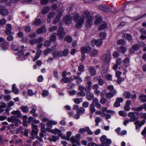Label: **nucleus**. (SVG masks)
I'll list each match as a JSON object with an SVG mask.
<instances>
[{"instance_id":"obj_12","label":"nucleus","mask_w":146,"mask_h":146,"mask_svg":"<svg viewBox=\"0 0 146 146\" xmlns=\"http://www.w3.org/2000/svg\"><path fill=\"white\" fill-rule=\"evenodd\" d=\"M103 41L101 39H98V40H93L91 42L92 45H93V44L94 43L98 47L100 46L102 44Z\"/></svg>"},{"instance_id":"obj_33","label":"nucleus","mask_w":146,"mask_h":146,"mask_svg":"<svg viewBox=\"0 0 146 146\" xmlns=\"http://www.w3.org/2000/svg\"><path fill=\"white\" fill-rule=\"evenodd\" d=\"M12 92L15 94H18L19 90L16 88V85L15 84H13L12 86Z\"/></svg>"},{"instance_id":"obj_29","label":"nucleus","mask_w":146,"mask_h":146,"mask_svg":"<svg viewBox=\"0 0 146 146\" xmlns=\"http://www.w3.org/2000/svg\"><path fill=\"white\" fill-rule=\"evenodd\" d=\"M9 14L8 10L6 9L5 7L3 9L1 12H0V14L3 16H5Z\"/></svg>"},{"instance_id":"obj_52","label":"nucleus","mask_w":146,"mask_h":146,"mask_svg":"<svg viewBox=\"0 0 146 146\" xmlns=\"http://www.w3.org/2000/svg\"><path fill=\"white\" fill-rule=\"evenodd\" d=\"M117 43L119 45H123L125 43L124 40L123 39H120L117 41Z\"/></svg>"},{"instance_id":"obj_45","label":"nucleus","mask_w":146,"mask_h":146,"mask_svg":"<svg viewBox=\"0 0 146 146\" xmlns=\"http://www.w3.org/2000/svg\"><path fill=\"white\" fill-rule=\"evenodd\" d=\"M55 12H50L48 13V18L50 19H52L55 16Z\"/></svg>"},{"instance_id":"obj_3","label":"nucleus","mask_w":146,"mask_h":146,"mask_svg":"<svg viewBox=\"0 0 146 146\" xmlns=\"http://www.w3.org/2000/svg\"><path fill=\"white\" fill-rule=\"evenodd\" d=\"M111 58V54L109 50H107L106 54L101 56V59L104 62L105 64L104 65H108Z\"/></svg>"},{"instance_id":"obj_30","label":"nucleus","mask_w":146,"mask_h":146,"mask_svg":"<svg viewBox=\"0 0 146 146\" xmlns=\"http://www.w3.org/2000/svg\"><path fill=\"white\" fill-rule=\"evenodd\" d=\"M56 40V33H54L51 35L50 38V40L51 42H54Z\"/></svg>"},{"instance_id":"obj_8","label":"nucleus","mask_w":146,"mask_h":146,"mask_svg":"<svg viewBox=\"0 0 146 146\" xmlns=\"http://www.w3.org/2000/svg\"><path fill=\"white\" fill-rule=\"evenodd\" d=\"M117 92L116 90L113 91H109V92L105 94V97L107 99H110L117 94Z\"/></svg>"},{"instance_id":"obj_57","label":"nucleus","mask_w":146,"mask_h":146,"mask_svg":"<svg viewBox=\"0 0 146 146\" xmlns=\"http://www.w3.org/2000/svg\"><path fill=\"white\" fill-rule=\"evenodd\" d=\"M101 121L100 118L99 117H97L95 119V122L96 123L95 125L98 126V123Z\"/></svg>"},{"instance_id":"obj_32","label":"nucleus","mask_w":146,"mask_h":146,"mask_svg":"<svg viewBox=\"0 0 146 146\" xmlns=\"http://www.w3.org/2000/svg\"><path fill=\"white\" fill-rule=\"evenodd\" d=\"M130 62V59L129 58L126 57L123 61V62L125 65L126 67H127L128 66L129 63Z\"/></svg>"},{"instance_id":"obj_16","label":"nucleus","mask_w":146,"mask_h":146,"mask_svg":"<svg viewBox=\"0 0 146 146\" xmlns=\"http://www.w3.org/2000/svg\"><path fill=\"white\" fill-rule=\"evenodd\" d=\"M88 72L91 76H95L96 73V70L93 66H90L88 68Z\"/></svg>"},{"instance_id":"obj_62","label":"nucleus","mask_w":146,"mask_h":146,"mask_svg":"<svg viewBox=\"0 0 146 146\" xmlns=\"http://www.w3.org/2000/svg\"><path fill=\"white\" fill-rule=\"evenodd\" d=\"M80 16L78 14H76L73 18V21L75 22H77Z\"/></svg>"},{"instance_id":"obj_31","label":"nucleus","mask_w":146,"mask_h":146,"mask_svg":"<svg viewBox=\"0 0 146 146\" xmlns=\"http://www.w3.org/2000/svg\"><path fill=\"white\" fill-rule=\"evenodd\" d=\"M139 99L143 102H146V95L145 94L140 95L139 97Z\"/></svg>"},{"instance_id":"obj_15","label":"nucleus","mask_w":146,"mask_h":146,"mask_svg":"<svg viewBox=\"0 0 146 146\" xmlns=\"http://www.w3.org/2000/svg\"><path fill=\"white\" fill-rule=\"evenodd\" d=\"M87 85L85 88V90L86 92H90L91 90L92 84V81L91 80H89L87 82Z\"/></svg>"},{"instance_id":"obj_13","label":"nucleus","mask_w":146,"mask_h":146,"mask_svg":"<svg viewBox=\"0 0 146 146\" xmlns=\"http://www.w3.org/2000/svg\"><path fill=\"white\" fill-rule=\"evenodd\" d=\"M6 29L5 32L7 35L11 34L12 33L11 32V30L12 29L11 25V24H7L6 25Z\"/></svg>"},{"instance_id":"obj_48","label":"nucleus","mask_w":146,"mask_h":146,"mask_svg":"<svg viewBox=\"0 0 146 146\" xmlns=\"http://www.w3.org/2000/svg\"><path fill=\"white\" fill-rule=\"evenodd\" d=\"M61 20V19L60 17H58L57 16H56L54 19L53 23L54 24H56L57 23H58Z\"/></svg>"},{"instance_id":"obj_9","label":"nucleus","mask_w":146,"mask_h":146,"mask_svg":"<svg viewBox=\"0 0 146 146\" xmlns=\"http://www.w3.org/2000/svg\"><path fill=\"white\" fill-rule=\"evenodd\" d=\"M143 108L146 111V103L141 105L140 106L137 108L133 107L131 108V110L135 111H141Z\"/></svg>"},{"instance_id":"obj_23","label":"nucleus","mask_w":146,"mask_h":146,"mask_svg":"<svg viewBox=\"0 0 146 146\" xmlns=\"http://www.w3.org/2000/svg\"><path fill=\"white\" fill-rule=\"evenodd\" d=\"M122 37L123 38H126L129 41L132 40V36L129 34L123 33L122 35Z\"/></svg>"},{"instance_id":"obj_28","label":"nucleus","mask_w":146,"mask_h":146,"mask_svg":"<svg viewBox=\"0 0 146 146\" xmlns=\"http://www.w3.org/2000/svg\"><path fill=\"white\" fill-rule=\"evenodd\" d=\"M123 96L127 99H129L131 98V94L130 92L129 91H125L124 92L123 94Z\"/></svg>"},{"instance_id":"obj_42","label":"nucleus","mask_w":146,"mask_h":146,"mask_svg":"<svg viewBox=\"0 0 146 146\" xmlns=\"http://www.w3.org/2000/svg\"><path fill=\"white\" fill-rule=\"evenodd\" d=\"M57 122L54 121H49L48 122L47 124V126L50 127H52V126L53 125H56Z\"/></svg>"},{"instance_id":"obj_61","label":"nucleus","mask_w":146,"mask_h":146,"mask_svg":"<svg viewBox=\"0 0 146 146\" xmlns=\"http://www.w3.org/2000/svg\"><path fill=\"white\" fill-rule=\"evenodd\" d=\"M84 66L83 65H81L79 66L78 70L79 72H81L84 71Z\"/></svg>"},{"instance_id":"obj_51","label":"nucleus","mask_w":146,"mask_h":146,"mask_svg":"<svg viewBox=\"0 0 146 146\" xmlns=\"http://www.w3.org/2000/svg\"><path fill=\"white\" fill-rule=\"evenodd\" d=\"M23 128L22 127H20L19 128L16 129L15 131L16 133L17 134H18L20 132H21L22 133H23Z\"/></svg>"},{"instance_id":"obj_58","label":"nucleus","mask_w":146,"mask_h":146,"mask_svg":"<svg viewBox=\"0 0 146 146\" xmlns=\"http://www.w3.org/2000/svg\"><path fill=\"white\" fill-rule=\"evenodd\" d=\"M53 74L55 78L57 79H59L58 76V72L56 70H54L53 71Z\"/></svg>"},{"instance_id":"obj_25","label":"nucleus","mask_w":146,"mask_h":146,"mask_svg":"<svg viewBox=\"0 0 146 146\" xmlns=\"http://www.w3.org/2000/svg\"><path fill=\"white\" fill-rule=\"evenodd\" d=\"M102 19L101 16L99 15L97 16V18L94 22V23L97 25H98L101 23Z\"/></svg>"},{"instance_id":"obj_53","label":"nucleus","mask_w":146,"mask_h":146,"mask_svg":"<svg viewBox=\"0 0 146 146\" xmlns=\"http://www.w3.org/2000/svg\"><path fill=\"white\" fill-rule=\"evenodd\" d=\"M12 33L11 34L8 35V36L7 37V40L11 41L13 40L14 39L13 36L12 35Z\"/></svg>"},{"instance_id":"obj_50","label":"nucleus","mask_w":146,"mask_h":146,"mask_svg":"<svg viewBox=\"0 0 146 146\" xmlns=\"http://www.w3.org/2000/svg\"><path fill=\"white\" fill-rule=\"evenodd\" d=\"M82 98H75L74 100V102L76 104H79L82 101Z\"/></svg>"},{"instance_id":"obj_11","label":"nucleus","mask_w":146,"mask_h":146,"mask_svg":"<svg viewBox=\"0 0 146 146\" xmlns=\"http://www.w3.org/2000/svg\"><path fill=\"white\" fill-rule=\"evenodd\" d=\"M91 50V47L90 46L87 47L83 46L81 48V53H89Z\"/></svg>"},{"instance_id":"obj_7","label":"nucleus","mask_w":146,"mask_h":146,"mask_svg":"<svg viewBox=\"0 0 146 146\" xmlns=\"http://www.w3.org/2000/svg\"><path fill=\"white\" fill-rule=\"evenodd\" d=\"M56 34L61 39L63 38L65 35V33L63 28L61 27L58 29Z\"/></svg>"},{"instance_id":"obj_21","label":"nucleus","mask_w":146,"mask_h":146,"mask_svg":"<svg viewBox=\"0 0 146 146\" xmlns=\"http://www.w3.org/2000/svg\"><path fill=\"white\" fill-rule=\"evenodd\" d=\"M105 67L103 66L102 67V70L101 73L103 77H105L106 75V73L108 69V65H104Z\"/></svg>"},{"instance_id":"obj_47","label":"nucleus","mask_w":146,"mask_h":146,"mask_svg":"<svg viewBox=\"0 0 146 146\" xmlns=\"http://www.w3.org/2000/svg\"><path fill=\"white\" fill-rule=\"evenodd\" d=\"M107 27L106 23L105 22H103L102 23L99 27V30H102L106 28Z\"/></svg>"},{"instance_id":"obj_14","label":"nucleus","mask_w":146,"mask_h":146,"mask_svg":"<svg viewBox=\"0 0 146 146\" xmlns=\"http://www.w3.org/2000/svg\"><path fill=\"white\" fill-rule=\"evenodd\" d=\"M145 120H143L140 122L139 121H137L134 123L135 125H136L135 129H139L142 125L145 123Z\"/></svg>"},{"instance_id":"obj_40","label":"nucleus","mask_w":146,"mask_h":146,"mask_svg":"<svg viewBox=\"0 0 146 146\" xmlns=\"http://www.w3.org/2000/svg\"><path fill=\"white\" fill-rule=\"evenodd\" d=\"M64 40H66L68 42L70 43L72 41V39L71 36L70 35H67L64 38Z\"/></svg>"},{"instance_id":"obj_46","label":"nucleus","mask_w":146,"mask_h":146,"mask_svg":"<svg viewBox=\"0 0 146 146\" xmlns=\"http://www.w3.org/2000/svg\"><path fill=\"white\" fill-rule=\"evenodd\" d=\"M99 36L101 39H104L106 37V34L105 32H102L100 33Z\"/></svg>"},{"instance_id":"obj_20","label":"nucleus","mask_w":146,"mask_h":146,"mask_svg":"<svg viewBox=\"0 0 146 146\" xmlns=\"http://www.w3.org/2000/svg\"><path fill=\"white\" fill-rule=\"evenodd\" d=\"M46 30L45 27L44 26L38 29L36 31V33L38 34H39L45 33L46 32Z\"/></svg>"},{"instance_id":"obj_39","label":"nucleus","mask_w":146,"mask_h":146,"mask_svg":"<svg viewBox=\"0 0 146 146\" xmlns=\"http://www.w3.org/2000/svg\"><path fill=\"white\" fill-rule=\"evenodd\" d=\"M50 8L49 6L45 7L42 11L41 13L43 14L47 13L49 11Z\"/></svg>"},{"instance_id":"obj_44","label":"nucleus","mask_w":146,"mask_h":146,"mask_svg":"<svg viewBox=\"0 0 146 146\" xmlns=\"http://www.w3.org/2000/svg\"><path fill=\"white\" fill-rule=\"evenodd\" d=\"M74 79L76 80V82L78 84L81 82L82 81V79L80 77L74 76Z\"/></svg>"},{"instance_id":"obj_18","label":"nucleus","mask_w":146,"mask_h":146,"mask_svg":"<svg viewBox=\"0 0 146 146\" xmlns=\"http://www.w3.org/2000/svg\"><path fill=\"white\" fill-rule=\"evenodd\" d=\"M128 116L130 118V119H129L130 122L136 120V116L134 112H129L128 114Z\"/></svg>"},{"instance_id":"obj_34","label":"nucleus","mask_w":146,"mask_h":146,"mask_svg":"<svg viewBox=\"0 0 146 146\" xmlns=\"http://www.w3.org/2000/svg\"><path fill=\"white\" fill-rule=\"evenodd\" d=\"M141 46V45H140V44H135L133 45L132 48L134 51H137L139 49V48Z\"/></svg>"},{"instance_id":"obj_5","label":"nucleus","mask_w":146,"mask_h":146,"mask_svg":"<svg viewBox=\"0 0 146 146\" xmlns=\"http://www.w3.org/2000/svg\"><path fill=\"white\" fill-rule=\"evenodd\" d=\"M11 113L12 114L14 115H16L17 117L23 118V121H26L27 118V117L26 115L22 116L21 113V111L18 110L13 111L11 112Z\"/></svg>"},{"instance_id":"obj_56","label":"nucleus","mask_w":146,"mask_h":146,"mask_svg":"<svg viewBox=\"0 0 146 146\" xmlns=\"http://www.w3.org/2000/svg\"><path fill=\"white\" fill-rule=\"evenodd\" d=\"M33 118L32 117L30 116L28 118H27V119L26 120V121H23L25 122H26L28 123H31L32 121H33Z\"/></svg>"},{"instance_id":"obj_59","label":"nucleus","mask_w":146,"mask_h":146,"mask_svg":"<svg viewBox=\"0 0 146 146\" xmlns=\"http://www.w3.org/2000/svg\"><path fill=\"white\" fill-rule=\"evenodd\" d=\"M57 29V26H54L50 27L49 29V31L50 32H52L53 31L56 30Z\"/></svg>"},{"instance_id":"obj_22","label":"nucleus","mask_w":146,"mask_h":146,"mask_svg":"<svg viewBox=\"0 0 146 146\" xmlns=\"http://www.w3.org/2000/svg\"><path fill=\"white\" fill-rule=\"evenodd\" d=\"M70 140L72 143H76L79 146H80V145L79 140L77 139L75 137H72L70 138Z\"/></svg>"},{"instance_id":"obj_36","label":"nucleus","mask_w":146,"mask_h":146,"mask_svg":"<svg viewBox=\"0 0 146 146\" xmlns=\"http://www.w3.org/2000/svg\"><path fill=\"white\" fill-rule=\"evenodd\" d=\"M85 111V109L83 107H81L78 110L76 111L77 113H78L79 114H82Z\"/></svg>"},{"instance_id":"obj_38","label":"nucleus","mask_w":146,"mask_h":146,"mask_svg":"<svg viewBox=\"0 0 146 146\" xmlns=\"http://www.w3.org/2000/svg\"><path fill=\"white\" fill-rule=\"evenodd\" d=\"M127 48L126 47L123 46H121L119 48V52L122 54H124L126 51Z\"/></svg>"},{"instance_id":"obj_2","label":"nucleus","mask_w":146,"mask_h":146,"mask_svg":"<svg viewBox=\"0 0 146 146\" xmlns=\"http://www.w3.org/2000/svg\"><path fill=\"white\" fill-rule=\"evenodd\" d=\"M100 141L102 142L101 145L99 144L97 145L94 143L93 146H105V145L106 144H111V139H107L106 136L103 135L100 138Z\"/></svg>"},{"instance_id":"obj_6","label":"nucleus","mask_w":146,"mask_h":146,"mask_svg":"<svg viewBox=\"0 0 146 146\" xmlns=\"http://www.w3.org/2000/svg\"><path fill=\"white\" fill-rule=\"evenodd\" d=\"M72 20V17L70 14H68L65 16L63 19V21L65 22L66 25H69L71 23Z\"/></svg>"},{"instance_id":"obj_35","label":"nucleus","mask_w":146,"mask_h":146,"mask_svg":"<svg viewBox=\"0 0 146 146\" xmlns=\"http://www.w3.org/2000/svg\"><path fill=\"white\" fill-rule=\"evenodd\" d=\"M89 108L91 113H93L96 110L95 109V105L94 104L92 103L90 104Z\"/></svg>"},{"instance_id":"obj_17","label":"nucleus","mask_w":146,"mask_h":146,"mask_svg":"<svg viewBox=\"0 0 146 146\" xmlns=\"http://www.w3.org/2000/svg\"><path fill=\"white\" fill-rule=\"evenodd\" d=\"M62 51L54 52L52 53L53 57L54 58L57 59L58 57L62 56Z\"/></svg>"},{"instance_id":"obj_1","label":"nucleus","mask_w":146,"mask_h":146,"mask_svg":"<svg viewBox=\"0 0 146 146\" xmlns=\"http://www.w3.org/2000/svg\"><path fill=\"white\" fill-rule=\"evenodd\" d=\"M86 17V27H89L93 23L92 20L93 19V17L91 15L89 11H86L83 12L82 15L80 17V19L76 24L75 27L76 28H79L81 27L84 22Z\"/></svg>"},{"instance_id":"obj_10","label":"nucleus","mask_w":146,"mask_h":146,"mask_svg":"<svg viewBox=\"0 0 146 146\" xmlns=\"http://www.w3.org/2000/svg\"><path fill=\"white\" fill-rule=\"evenodd\" d=\"M32 132L31 135L32 136L36 135H37L38 130L37 129V126L36 125L32 124Z\"/></svg>"},{"instance_id":"obj_64","label":"nucleus","mask_w":146,"mask_h":146,"mask_svg":"<svg viewBox=\"0 0 146 146\" xmlns=\"http://www.w3.org/2000/svg\"><path fill=\"white\" fill-rule=\"evenodd\" d=\"M6 21L5 19H3L0 20V25H3L6 23Z\"/></svg>"},{"instance_id":"obj_27","label":"nucleus","mask_w":146,"mask_h":146,"mask_svg":"<svg viewBox=\"0 0 146 146\" xmlns=\"http://www.w3.org/2000/svg\"><path fill=\"white\" fill-rule=\"evenodd\" d=\"M59 139V137L55 135H52L48 138V140L50 141H52L55 142Z\"/></svg>"},{"instance_id":"obj_41","label":"nucleus","mask_w":146,"mask_h":146,"mask_svg":"<svg viewBox=\"0 0 146 146\" xmlns=\"http://www.w3.org/2000/svg\"><path fill=\"white\" fill-rule=\"evenodd\" d=\"M69 51L67 49H64L63 51H62V56H66L68 54Z\"/></svg>"},{"instance_id":"obj_54","label":"nucleus","mask_w":146,"mask_h":146,"mask_svg":"<svg viewBox=\"0 0 146 146\" xmlns=\"http://www.w3.org/2000/svg\"><path fill=\"white\" fill-rule=\"evenodd\" d=\"M34 24L36 25H40L41 24V20L40 19H36L34 22Z\"/></svg>"},{"instance_id":"obj_55","label":"nucleus","mask_w":146,"mask_h":146,"mask_svg":"<svg viewBox=\"0 0 146 146\" xmlns=\"http://www.w3.org/2000/svg\"><path fill=\"white\" fill-rule=\"evenodd\" d=\"M77 94L80 96L84 97L85 96L86 94L84 91H80L77 93Z\"/></svg>"},{"instance_id":"obj_26","label":"nucleus","mask_w":146,"mask_h":146,"mask_svg":"<svg viewBox=\"0 0 146 146\" xmlns=\"http://www.w3.org/2000/svg\"><path fill=\"white\" fill-rule=\"evenodd\" d=\"M73 79L72 77L69 78L66 77L64 78H63L62 79V81H63L65 83H67L71 82L73 81Z\"/></svg>"},{"instance_id":"obj_37","label":"nucleus","mask_w":146,"mask_h":146,"mask_svg":"<svg viewBox=\"0 0 146 146\" xmlns=\"http://www.w3.org/2000/svg\"><path fill=\"white\" fill-rule=\"evenodd\" d=\"M21 123V121L18 119H17L16 118V117L15 116L13 123H15L16 126H18L19 125V124H20Z\"/></svg>"},{"instance_id":"obj_43","label":"nucleus","mask_w":146,"mask_h":146,"mask_svg":"<svg viewBox=\"0 0 146 146\" xmlns=\"http://www.w3.org/2000/svg\"><path fill=\"white\" fill-rule=\"evenodd\" d=\"M98 51L97 50L95 49H93L90 53V55L92 56H96L98 54Z\"/></svg>"},{"instance_id":"obj_60","label":"nucleus","mask_w":146,"mask_h":146,"mask_svg":"<svg viewBox=\"0 0 146 146\" xmlns=\"http://www.w3.org/2000/svg\"><path fill=\"white\" fill-rule=\"evenodd\" d=\"M146 16V13L143 15H138L137 17L135 18V20L137 21L138 20H139L143 17H144Z\"/></svg>"},{"instance_id":"obj_24","label":"nucleus","mask_w":146,"mask_h":146,"mask_svg":"<svg viewBox=\"0 0 146 146\" xmlns=\"http://www.w3.org/2000/svg\"><path fill=\"white\" fill-rule=\"evenodd\" d=\"M20 109L23 112L25 113H27L29 111V108L27 106H21L20 107Z\"/></svg>"},{"instance_id":"obj_63","label":"nucleus","mask_w":146,"mask_h":146,"mask_svg":"<svg viewBox=\"0 0 146 146\" xmlns=\"http://www.w3.org/2000/svg\"><path fill=\"white\" fill-rule=\"evenodd\" d=\"M48 94V91L47 90H43L42 95V96L45 97L47 96Z\"/></svg>"},{"instance_id":"obj_19","label":"nucleus","mask_w":146,"mask_h":146,"mask_svg":"<svg viewBox=\"0 0 146 146\" xmlns=\"http://www.w3.org/2000/svg\"><path fill=\"white\" fill-rule=\"evenodd\" d=\"M86 97L87 99L89 100H91L94 98V94L90 92H86Z\"/></svg>"},{"instance_id":"obj_49","label":"nucleus","mask_w":146,"mask_h":146,"mask_svg":"<svg viewBox=\"0 0 146 146\" xmlns=\"http://www.w3.org/2000/svg\"><path fill=\"white\" fill-rule=\"evenodd\" d=\"M104 83V80L103 79L100 78V77H98V83L99 85L102 86L103 85Z\"/></svg>"},{"instance_id":"obj_4","label":"nucleus","mask_w":146,"mask_h":146,"mask_svg":"<svg viewBox=\"0 0 146 146\" xmlns=\"http://www.w3.org/2000/svg\"><path fill=\"white\" fill-rule=\"evenodd\" d=\"M99 9L102 11L107 13L110 12H113V9L115 8L111 6H107L105 5H103L99 7Z\"/></svg>"}]
</instances>
